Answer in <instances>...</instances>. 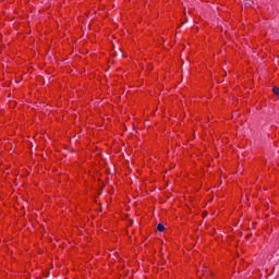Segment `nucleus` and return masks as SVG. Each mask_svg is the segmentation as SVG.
<instances>
[{
  "instance_id": "nucleus-1",
  "label": "nucleus",
  "mask_w": 279,
  "mask_h": 279,
  "mask_svg": "<svg viewBox=\"0 0 279 279\" xmlns=\"http://www.w3.org/2000/svg\"><path fill=\"white\" fill-rule=\"evenodd\" d=\"M157 230H158V232H163V231H165V225L159 223V225L157 226Z\"/></svg>"
},
{
  "instance_id": "nucleus-2",
  "label": "nucleus",
  "mask_w": 279,
  "mask_h": 279,
  "mask_svg": "<svg viewBox=\"0 0 279 279\" xmlns=\"http://www.w3.org/2000/svg\"><path fill=\"white\" fill-rule=\"evenodd\" d=\"M272 92L275 93V95L278 97L279 99V88L278 87H274Z\"/></svg>"
},
{
  "instance_id": "nucleus-3",
  "label": "nucleus",
  "mask_w": 279,
  "mask_h": 279,
  "mask_svg": "<svg viewBox=\"0 0 279 279\" xmlns=\"http://www.w3.org/2000/svg\"><path fill=\"white\" fill-rule=\"evenodd\" d=\"M245 5H246V7L250 5V3H246Z\"/></svg>"
}]
</instances>
